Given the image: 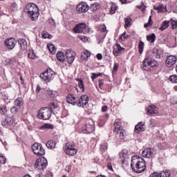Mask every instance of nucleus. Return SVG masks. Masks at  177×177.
Masks as SVG:
<instances>
[{
    "label": "nucleus",
    "mask_w": 177,
    "mask_h": 177,
    "mask_svg": "<svg viewBox=\"0 0 177 177\" xmlns=\"http://www.w3.org/2000/svg\"><path fill=\"white\" fill-rule=\"evenodd\" d=\"M131 168L136 174H142L146 170V162L143 158L135 156L131 158Z\"/></svg>",
    "instance_id": "nucleus-1"
},
{
    "label": "nucleus",
    "mask_w": 177,
    "mask_h": 177,
    "mask_svg": "<svg viewBox=\"0 0 177 177\" xmlns=\"http://www.w3.org/2000/svg\"><path fill=\"white\" fill-rule=\"evenodd\" d=\"M26 9L27 14L30 15L32 21L38 19V16H39V8L38 6L35 3H30L26 5Z\"/></svg>",
    "instance_id": "nucleus-2"
},
{
    "label": "nucleus",
    "mask_w": 177,
    "mask_h": 177,
    "mask_svg": "<svg viewBox=\"0 0 177 177\" xmlns=\"http://www.w3.org/2000/svg\"><path fill=\"white\" fill-rule=\"evenodd\" d=\"M115 131L116 138H119L121 140H124L125 139V136H127V133H125V130L122 129L121 127V121L119 120H115L114 122Z\"/></svg>",
    "instance_id": "nucleus-3"
},
{
    "label": "nucleus",
    "mask_w": 177,
    "mask_h": 177,
    "mask_svg": "<svg viewBox=\"0 0 177 177\" xmlns=\"http://www.w3.org/2000/svg\"><path fill=\"white\" fill-rule=\"evenodd\" d=\"M157 66H158V62H157V61L150 57H147L144 59L141 67L145 71H150L153 67H157Z\"/></svg>",
    "instance_id": "nucleus-4"
},
{
    "label": "nucleus",
    "mask_w": 177,
    "mask_h": 177,
    "mask_svg": "<svg viewBox=\"0 0 177 177\" xmlns=\"http://www.w3.org/2000/svg\"><path fill=\"white\" fill-rule=\"evenodd\" d=\"M84 133H92L95 131V122L92 119H86L84 125L82 127Z\"/></svg>",
    "instance_id": "nucleus-5"
},
{
    "label": "nucleus",
    "mask_w": 177,
    "mask_h": 177,
    "mask_svg": "<svg viewBox=\"0 0 177 177\" xmlns=\"http://www.w3.org/2000/svg\"><path fill=\"white\" fill-rule=\"evenodd\" d=\"M52 116V110L48 107L41 108L38 112V118L40 120H49Z\"/></svg>",
    "instance_id": "nucleus-6"
},
{
    "label": "nucleus",
    "mask_w": 177,
    "mask_h": 177,
    "mask_svg": "<svg viewBox=\"0 0 177 177\" xmlns=\"http://www.w3.org/2000/svg\"><path fill=\"white\" fill-rule=\"evenodd\" d=\"M55 75L56 73L53 71L47 69L46 71L40 74V78L46 82H50L55 78Z\"/></svg>",
    "instance_id": "nucleus-7"
},
{
    "label": "nucleus",
    "mask_w": 177,
    "mask_h": 177,
    "mask_svg": "<svg viewBox=\"0 0 177 177\" xmlns=\"http://www.w3.org/2000/svg\"><path fill=\"white\" fill-rule=\"evenodd\" d=\"M32 150L33 153L38 157L45 156V149L42 147V144L35 142L32 145Z\"/></svg>",
    "instance_id": "nucleus-8"
},
{
    "label": "nucleus",
    "mask_w": 177,
    "mask_h": 177,
    "mask_svg": "<svg viewBox=\"0 0 177 177\" xmlns=\"http://www.w3.org/2000/svg\"><path fill=\"white\" fill-rule=\"evenodd\" d=\"M14 124L15 118L13 117L6 116V118L1 121L2 127H4V128H8V129H10Z\"/></svg>",
    "instance_id": "nucleus-9"
},
{
    "label": "nucleus",
    "mask_w": 177,
    "mask_h": 177,
    "mask_svg": "<svg viewBox=\"0 0 177 177\" xmlns=\"http://www.w3.org/2000/svg\"><path fill=\"white\" fill-rule=\"evenodd\" d=\"M73 32L75 34H86V24L85 23H81L79 24L75 25V26L73 28Z\"/></svg>",
    "instance_id": "nucleus-10"
},
{
    "label": "nucleus",
    "mask_w": 177,
    "mask_h": 177,
    "mask_svg": "<svg viewBox=\"0 0 177 177\" xmlns=\"http://www.w3.org/2000/svg\"><path fill=\"white\" fill-rule=\"evenodd\" d=\"M64 151L66 152V154H67L68 156H75V154H77V153L78 152V149L74 147V145H70V143L68 142L66 144Z\"/></svg>",
    "instance_id": "nucleus-11"
},
{
    "label": "nucleus",
    "mask_w": 177,
    "mask_h": 177,
    "mask_svg": "<svg viewBox=\"0 0 177 177\" xmlns=\"http://www.w3.org/2000/svg\"><path fill=\"white\" fill-rule=\"evenodd\" d=\"M89 102V97L86 95H84L80 96L79 99H77L76 105L77 107H85L86 104H88Z\"/></svg>",
    "instance_id": "nucleus-12"
},
{
    "label": "nucleus",
    "mask_w": 177,
    "mask_h": 177,
    "mask_svg": "<svg viewBox=\"0 0 177 177\" xmlns=\"http://www.w3.org/2000/svg\"><path fill=\"white\" fill-rule=\"evenodd\" d=\"M16 44H17V41H16V39H15V38L6 39L4 41L5 46H6L10 50H12V49H15Z\"/></svg>",
    "instance_id": "nucleus-13"
},
{
    "label": "nucleus",
    "mask_w": 177,
    "mask_h": 177,
    "mask_svg": "<svg viewBox=\"0 0 177 177\" xmlns=\"http://www.w3.org/2000/svg\"><path fill=\"white\" fill-rule=\"evenodd\" d=\"M48 166V160L46 159H43L39 161V160H36L35 167L38 168L40 171H44L45 168Z\"/></svg>",
    "instance_id": "nucleus-14"
},
{
    "label": "nucleus",
    "mask_w": 177,
    "mask_h": 177,
    "mask_svg": "<svg viewBox=\"0 0 177 177\" xmlns=\"http://www.w3.org/2000/svg\"><path fill=\"white\" fill-rule=\"evenodd\" d=\"M124 50H125L124 48H122V47H121V45L116 44L113 46V53L114 56H115V57H117L118 56H121V55H122V52H124Z\"/></svg>",
    "instance_id": "nucleus-15"
},
{
    "label": "nucleus",
    "mask_w": 177,
    "mask_h": 177,
    "mask_svg": "<svg viewBox=\"0 0 177 177\" xmlns=\"http://www.w3.org/2000/svg\"><path fill=\"white\" fill-rule=\"evenodd\" d=\"M76 9L80 13H86L89 10V6L85 2H82L77 6Z\"/></svg>",
    "instance_id": "nucleus-16"
},
{
    "label": "nucleus",
    "mask_w": 177,
    "mask_h": 177,
    "mask_svg": "<svg viewBox=\"0 0 177 177\" xmlns=\"http://www.w3.org/2000/svg\"><path fill=\"white\" fill-rule=\"evenodd\" d=\"M66 57L69 64H73L74 60H75V53L71 51V50H67L66 51Z\"/></svg>",
    "instance_id": "nucleus-17"
},
{
    "label": "nucleus",
    "mask_w": 177,
    "mask_h": 177,
    "mask_svg": "<svg viewBox=\"0 0 177 177\" xmlns=\"http://www.w3.org/2000/svg\"><path fill=\"white\" fill-rule=\"evenodd\" d=\"M145 131H146V125L143 122H138V124L136 125L134 129V132L136 133H139L140 132H145Z\"/></svg>",
    "instance_id": "nucleus-18"
},
{
    "label": "nucleus",
    "mask_w": 177,
    "mask_h": 177,
    "mask_svg": "<svg viewBox=\"0 0 177 177\" xmlns=\"http://www.w3.org/2000/svg\"><path fill=\"white\" fill-rule=\"evenodd\" d=\"M175 63H176V57L173 55H169L166 60L167 67H168L169 68H171V67H172V66H174Z\"/></svg>",
    "instance_id": "nucleus-19"
},
{
    "label": "nucleus",
    "mask_w": 177,
    "mask_h": 177,
    "mask_svg": "<svg viewBox=\"0 0 177 177\" xmlns=\"http://www.w3.org/2000/svg\"><path fill=\"white\" fill-rule=\"evenodd\" d=\"M142 156L145 158H151L154 153L151 151V148H147L142 151Z\"/></svg>",
    "instance_id": "nucleus-20"
},
{
    "label": "nucleus",
    "mask_w": 177,
    "mask_h": 177,
    "mask_svg": "<svg viewBox=\"0 0 177 177\" xmlns=\"http://www.w3.org/2000/svg\"><path fill=\"white\" fill-rule=\"evenodd\" d=\"M77 100H78V98L75 97L73 94H69L66 96V102L70 104L75 106L77 104Z\"/></svg>",
    "instance_id": "nucleus-21"
},
{
    "label": "nucleus",
    "mask_w": 177,
    "mask_h": 177,
    "mask_svg": "<svg viewBox=\"0 0 177 177\" xmlns=\"http://www.w3.org/2000/svg\"><path fill=\"white\" fill-rule=\"evenodd\" d=\"M18 44L19 45L21 50H26V49H27V48H28L27 41H26V39H19Z\"/></svg>",
    "instance_id": "nucleus-22"
},
{
    "label": "nucleus",
    "mask_w": 177,
    "mask_h": 177,
    "mask_svg": "<svg viewBox=\"0 0 177 177\" xmlns=\"http://www.w3.org/2000/svg\"><path fill=\"white\" fill-rule=\"evenodd\" d=\"M147 114H158V108L154 105H151L147 109Z\"/></svg>",
    "instance_id": "nucleus-23"
},
{
    "label": "nucleus",
    "mask_w": 177,
    "mask_h": 177,
    "mask_svg": "<svg viewBox=\"0 0 177 177\" xmlns=\"http://www.w3.org/2000/svg\"><path fill=\"white\" fill-rule=\"evenodd\" d=\"M153 9L154 10H156L158 13H164V12H166L167 10V7L164 6L162 4H160L158 6H154Z\"/></svg>",
    "instance_id": "nucleus-24"
},
{
    "label": "nucleus",
    "mask_w": 177,
    "mask_h": 177,
    "mask_svg": "<svg viewBox=\"0 0 177 177\" xmlns=\"http://www.w3.org/2000/svg\"><path fill=\"white\" fill-rule=\"evenodd\" d=\"M57 59L59 62H61L62 63H64L66 60V57H64V53H63V51H59L57 53Z\"/></svg>",
    "instance_id": "nucleus-25"
},
{
    "label": "nucleus",
    "mask_w": 177,
    "mask_h": 177,
    "mask_svg": "<svg viewBox=\"0 0 177 177\" xmlns=\"http://www.w3.org/2000/svg\"><path fill=\"white\" fill-rule=\"evenodd\" d=\"M46 93L47 96L51 97V99H55L57 96V93L56 91H51L50 88L46 90Z\"/></svg>",
    "instance_id": "nucleus-26"
},
{
    "label": "nucleus",
    "mask_w": 177,
    "mask_h": 177,
    "mask_svg": "<svg viewBox=\"0 0 177 177\" xmlns=\"http://www.w3.org/2000/svg\"><path fill=\"white\" fill-rule=\"evenodd\" d=\"M14 104L15 107H21V106L24 104V101L23 100V98L18 97L15 100Z\"/></svg>",
    "instance_id": "nucleus-27"
},
{
    "label": "nucleus",
    "mask_w": 177,
    "mask_h": 177,
    "mask_svg": "<svg viewBox=\"0 0 177 177\" xmlns=\"http://www.w3.org/2000/svg\"><path fill=\"white\" fill-rule=\"evenodd\" d=\"M46 145L48 149H50V150H53V149L56 147V142L53 140L48 141Z\"/></svg>",
    "instance_id": "nucleus-28"
},
{
    "label": "nucleus",
    "mask_w": 177,
    "mask_h": 177,
    "mask_svg": "<svg viewBox=\"0 0 177 177\" xmlns=\"http://www.w3.org/2000/svg\"><path fill=\"white\" fill-rule=\"evenodd\" d=\"M88 57H91V53L88 50L83 51L81 55L82 60H88Z\"/></svg>",
    "instance_id": "nucleus-29"
},
{
    "label": "nucleus",
    "mask_w": 177,
    "mask_h": 177,
    "mask_svg": "<svg viewBox=\"0 0 177 177\" xmlns=\"http://www.w3.org/2000/svg\"><path fill=\"white\" fill-rule=\"evenodd\" d=\"M124 27L125 28H128V27H131L132 26V19L131 17H127V18L124 19Z\"/></svg>",
    "instance_id": "nucleus-30"
},
{
    "label": "nucleus",
    "mask_w": 177,
    "mask_h": 177,
    "mask_svg": "<svg viewBox=\"0 0 177 177\" xmlns=\"http://www.w3.org/2000/svg\"><path fill=\"white\" fill-rule=\"evenodd\" d=\"M100 8V5L99 4V3H94L91 5L90 10H91V12H96V10H97V9H99Z\"/></svg>",
    "instance_id": "nucleus-31"
},
{
    "label": "nucleus",
    "mask_w": 177,
    "mask_h": 177,
    "mask_svg": "<svg viewBox=\"0 0 177 177\" xmlns=\"http://www.w3.org/2000/svg\"><path fill=\"white\" fill-rule=\"evenodd\" d=\"M153 57H155V59H160L161 58V54L160 53V51L157 48H154L153 50Z\"/></svg>",
    "instance_id": "nucleus-32"
},
{
    "label": "nucleus",
    "mask_w": 177,
    "mask_h": 177,
    "mask_svg": "<svg viewBox=\"0 0 177 177\" xmlns=\"http://www.w3.org/2000/svg\"><path fill=\"white\" fill-rule=\"evenodd\" d=\"M144 49H145V43L142 41H140L138 44V50L140 55L143 53Z\"/></svg>",
    "instance_id": "nucleus-33"
},
{
    "label": "nucleus",
    "mask_w": 177,
    "mask_h": 177,
    "mask_svg": "<svg viewBox=\"0 0 177 177\" xmlns=\"http://www.w3.org/2000/svg\"><path fill=\"white\" fill-rule=\"evenodd\" d=\"M53 124L46 123L40 127V129H53Z\"/></svg>",
    "instance_id": "nucleus-34"
},
{
    "label": "nucleus",
    "mask_w": 177,
    "mask_h": 177,
    "mask_svg": "<svg viewBox=\"0 0 177 177\" xmlns=\"http://www.w3.org/2000/svg\"><path fill=\"white\" fill-rule=\"evenodd\" d=\"M147 40L149 41L151 44H153L154 41H156V34L152 33L151 35L147 36Z\"/></svg>",
    "instance_id": "nucleus-35"
},
{
    "label": "nucleus",
    "mask_w": 177,
    "mask_h": 177,
    "mask_svg": "<svg viewBox=\"0 0 177 177\" xmlns=\"http://www.w3.org/2000/svg\"><path fill=\"white\" fill-rule=\"evenodd\" d=\"M48 49L52 53V55H55L56 53V47L53 44H49L48 46Z\"/></svg>",
    "instance_id": "nucleus-36"
},
{
    "label": "nucleus",
    "mask_w": 177,
    "mask_h": 177,
    "mask_svg": "<svg viewBox=\"0 0 177 177\" xmlns=\"http://www.w3.org/2000/svg\"><path fill=\"white\" fill-rule=\"evenodd\" d=\"M108 149V145H107V143L106 142H102L101 145H100V150H101V152L102 153H104V151H106Z\"/></svg>",
    "instance_id": "nucleus-37"
},
{
    "label": "nucleus",
    "mask_w": 177,
    "mask_h": 177,
    "mask_svg": "<svg viewBox=\"0 0 177 177\" xmlns=\"http://www.w3.org/2000/svg\"><path fill=\"white\" fill-rule=\"evenodd\" d=\"M169 80L170 82H172L173 84H177V75H172L169 76Z\"/></svg>",
    "instance_id": "nucleus-38"
},
{
    "label": "nucleus",
    "mask_w": 177,
    "mask_h": 177,
    "mask_svg": "<svg viewBox=\"0 0 177 177\" xmlns=\"http://www.w3.org/2000/svg\"><path fill=\"white\" fill-rule=\"evenodd\" d=\"M0 111L2 115H6V114H8V109H6V106L3 105L0 106Z\"/></svg>",
    "instance_id": "nucleus-39"
},
{
    "label": "nucleus",
    "mask_w": 177,
    "mask_h": 177,
    "mask_svg": "<svg viewBox=\"0 0 177 177\" xmlns=\"http://www.w3.org/2000/svg\"><path fill=\"white\" fill-rule=\"evenodd\" d=\"M167 27H169V21H164L162 26L160 28V30H161V31H164V30H167Z\"/></svg>",
    "instance_id": "nucleus-40"
},
{
    "label": "nucleus",
    "mask_w": 177,
    "mask_h": 177,
    "mask_svg": "<svg viewBox=\"0 0 177 177\" xmlns=\"http://www.w3.org/2000/svg\"><path fill=\"white\" fill-rule=\"evenodd\" d=\"M10 111L12 115H16V114L19 113V108H17V106H12L10 109Z\"/></svg>",
    "instance_id": "nucleus-41"
},
{
    "label": "nucleus",
    "mask_w": 177,
    "mask_h": 177,
    "mask_svg": "<svg viewBox=\"0 0 177 177\" xmlns=\"http://www.w3.org/2000/svg\"><path fill=\"white\" fill-rule=\"evenodd\" d=\"M151 26H153V20H151V16H149V21L147 24H145L144 27L147 28V27H151Z\"/></svg>",
    "instance_id": "nucleus-42"
},
{
    "label": "nucleus",
    "mask_w": 177,
    "mask_h": 177,
    "mask_svg": "<svg viewBox=\"0 0 177 177\" xmlns=\"http://www.w3.org/2000/svg\"><path fill=\"white\" fill-rule=\"evenodd\" d=\"M102 75V73H91V80L92 81H95V80H96V78H97L98 77H100Z\"/></svg>",
    "instance_id": "nucleus-43"
},
{
    "label": "nucleus",
    "mask_w": 177,
    "mask_h": 177,
    "mask_svg": "<svg viewBox=\"0 0 177 177\" xmlns=\"http://www.w3.org/2000/svg\"><path fill=\"white\" fill-rule=\"evenodd\" d=\"M56 109H59L57 104H55L54 102L50 104V110H51V111H53V110H56Z\"/></svg>",
    "instance_id": "nucleus-44"
},
{
    "label": "nucleus",
    "mask_w": 177,
    "mask_h": 177,
    "mask_svg": "<svg viewBox=\"0 0 177 177\" xmlns=\"http://www.w3.org/2000/svg\"><path fill=\"white\" fill-rule=\"evenodd\" d=\"M170 21L171 23V26L173 30H175V28H177V21L171 19Z\"/></svg>",
    "instance_id": "nucleus-45"
},
{
    "label": "nucleus",
    "mask_w": 177,
    "mask_h": 177,
    "mask_svg": "<svg viewBox=\"0 0 177 177\" xmlns=\"http://www.w3.org/2000/svg\"><path fill=\"white\" fill-rule=\"evenodd\" d=\"M128 38V35H127V32H124L122 35L119 37L120 39H122L123 41H125Z\"/></svg>",
    "instance_id": "nucleus-46"
},
{
    "label": "nucleus",
    "mask_w": 177,
    "mask_h": 177,
    "mask_svg": "<svg viewBox=\"0 0 177 177\" xmlns=\"http://www.w3.org/2000/svg\"><path fill=\"white\" fill-rule=\"evenodd\" d=\"M78 85H79V88L82 89V92H84V91L85 90L84 86V81L80 80Z\"/></svg>",
    "instance_id": "nucleus-47"
},
{
    "label": "nucleus",
    "mask_w": 177,
    "mask_h": 177,
    "mask_svg": "<svg viewBox=\"0 0 177 177\" xmlns=\"http://www.w3.org/2000/svg\"><path fill=\"white\" fill-rule=\"evenodd\" d=\"M162 175L163 177H169L171 176V174L169 173V171L166 170L165 171H161Z\"/></svg>",
    "instance_id": "nucleus-48"
},
{
    "label": "nucleus",
    "mask_w": 177,
    "mask_h": 177,
    "mask_svg": "<svg viewBox=\"0 0 177 177\" xmlns=\"http://www.w3.org/2000/svg\"><path fill=\"white\" fill-rule=\"evenodd\" d=\"M0 162L1 164H6V157L3 156H0Z\"/></svg>",
    "instance_id": "nucleus-49"
},
{
    "label": "nucleus",
    "mask_w": 177,
    "mask_h": 177,
    "mask_svg": "<svg viewBox=\"0 0 177 177\" xmlns=\"http://www.w3.org/2000/svg\"><path fill=\"white\" fill-rule=\"evenodd\" d=\"M18 9V7H17V5L16 4V3H14L12 4V6H11V10H13L14 12H16V10H17Z\"/></svg>",
    "instance_id": "nucleus-50"
},
{
    "label": "nucleus",
    "mask_w": 177,
    "mask_h": 177,
    "mask_svg": "<svg viewBox=\"0 0 177 177\" xmlns=\"http://www.w3.org/2000/svg\"><path fill=\"white\" fill-rule=\"evenodd\" d=\"M118 7H111V10H110V13L111 15H114V13H115V11L117 10Z\"/></svg>",
    "instance_id": "nucleus-51"
},
{
    "label": "nucleus",
    "mask_w": 177,
    "mask_h": 177,
    "mask_svg": "<svg viewBox=\"0 0 177 177\" xmlns=\"http://www.w3.org/2000/svg\"><path fill=\"white\" fill-rule=\"evenodd\" d=\"M41 89H42V88H41V86H39V84H37L36 90H35V93H37V95H38V93H39V92H41Z\"/></svg>",
    "instance_id": "nucleus-52"
},
{
    "label": "nucleus",
    "mask_w": 177,
    "mask_h": 177,
    "mask_svg": "<svg viewBox=\"0 0 177 177\" xmlns=\"http://www.w3.org/2000/svg\"><path fill=\"white\" fill-rule=\"evenodd\" d=\"M35 53H34V52H32L28 54L29 59H35Z\"/></svg>",
    "instance_id": "nucleus-53"
},
{
    "label": "nucleus",
    "mask_w": 177,
    "mask_h": 177,
    "mask_svg": "<svg viewBox=\"0 0 177 177\" xmlns=\"http://www.w3.org/2000/svg\"><path fill=\"white\" fill-rule=\"evenodd\" d=\"M98 82H99V84H98L99 88H102V86L104 85V80H100Z\"/></svg>",
    "instance_id": "nucleus-54"
},
{
    "label": "nucleus",
    "mask_w": 177,
    "mask_h": 177,
    "mask_svg": "<svg viewBox=\"0 0 177 177\" xmlns=\"http://www.w3.org/2000/svg\"><path fill=\"white\" fill-rule=\"evenodd\" d=\"M171 104H177V98L176 97L171 98Z\"/></svg>",
    "instance_id": "nucleus-55"
},
{
    "label": "nucleus",
    "mask_w": 177,
    "mask_h": 177,
    "mask_svg": "<svg viewBox=\"0 0 177 177\" xmlns=\"http://www.w3.org/2000/svg\"><path fill=\"white\" fill-rule=\"evenodd\" d=\"M48 22L50 24H51V26H55V19H53V18H50L48 19Z\"/></svg>",
    "instance_id": "nucleus-56"
},
{
    "label": "nucleus",
    "mask_w": 177,
    "mask_h": 177,
    "mask_svg": "<svg viewBox=\"0 0 177 177\" xmlns=\"http://www.w3.org/2000/svg\"><path fill=\"white\" fill-rule=\"evenodd\" d=\"M107 109H109V106H107V105L102 106V113H106V111H107Z\"/></svg>",
    "instance_id": "nucleus-57"
},
{
    "label": "nucleus",
    "mask_w": 177,
    "mask_h": 177,
    "mask_svg": "<svg viewBox=\"0 0 177 177\" xmlns=\"http://www.w3.org/2000/svg\"><path fill=\"white\" fill-rule=\"evenodd\" d=\"M117 70H118V63H115L113 68V71H116Z\"/></svg>",
    "instance_id": "nucleus-58"
},
{
    "label": "nucleus",
    "mask_w": 177,
    "mask_h": 177,
    "mask_svg": "<svg viewBox=\"0 0 177 177\" xmlns=\"http://www.w3.org/2000/svg\"><path fill=\"white\" fill-rule=\"evenodd\" d=\"M97 60H102L103 59V55L100 53L97 54Z\"/></svg>",
    "instance_id": "nucleus-59"
},
{
    "label": "nucleus",
    "mask_w": 177,
    "mask_h": 177,
    "mask_svg": "<svg viewBox=\"0 0 177 177\" xmlns=\"http://www.w3.org/2000/svg\"><path fill=\"white\" fill-rule=\"evenodd\" d=\"M65 170L66 171V172H70V171H71V165L66 166Z\"/></svg>",
    "instance_id": "nucleus-60"
},
{
    "label": "nucleus",
    "mask_w": 177,
    "mask_h": 177,
    "mask_svg": "<svg viewBox=\"0 0 177 177\" xmlns=\"http://www.w3.org/2000/svg\"><path fill=\"white\" fill-rule=\"evenodd\" d=\"M106 30H107V28H106V26H105V25H104V26L101 28V31H102V32H106Z\"/></svg>",
    "instance_id": "nucleus-61"
},
{
    "label": "nucleus",
    "mask_w": 177,
    "mask_h": 177,
    "mask_svg": "<svg viewBox=\"0 0 177 177\" xmlns=\"http://www.w3.org/2000/svg\"><path fill=\"white\" fill-rule=\"evenodd\" d=\"M149 177H157V172H154L149 176Z\"/></svg>",
    "instance_id": "nucleus-62"
},
{
    "label": "nucleus",
    "mask_w": 177,
    "mask_h": 177,
    "mask_svg": "<svg viewBox=\"0 0 177 177\" xmlns=\"http://www.w3.org/2000/svg\"><path fill=\"white\" fill-rule=\"evenodd\" d=\"M150 125H151V127H156V124L152 120H150Z\"/></svg>",
    "instance_id": "nucleus-63"
},
{
    "label": "nucleus",
    "mask_w": 177,
    "mask_h": 177,
    "mask_svg": "<svg viewBox=\"0 0 177 177\" xmlns=\"http://www.w3.org/2000/svg\"><path fill=\"white\" fill-rule=\"evenodd\" d=\"M157 177H163L162 176V173H161V172L157 173Z\"/></svg>",
    "instance_id": "nucleus-64"
}]
</instances>
